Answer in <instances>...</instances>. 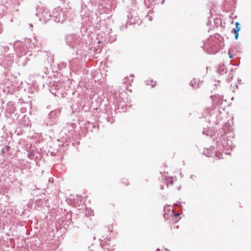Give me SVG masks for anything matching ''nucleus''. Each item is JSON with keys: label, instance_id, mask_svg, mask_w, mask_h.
I'll return each mask as SVG.
<instances>
[{"label": "nucleus", "instance_id": "nucleus-1", "mask_svg": "<svg viewBox=\"0 0 251 251\" xmlns=\"http://www.w3.org/2000/svg\"><path fill=\"white\" fill-rule=\"evenodd\" d=\"M37 12L36 15L42 22L46 23L50 19L51 14L48 8L43 7H38Z\"/></svg>", "mask_w": 251, "mask_h": 251}, {"label": "nucleus", "instance_id": "nucleus-2", "mask_svg": "<svg viewBox=\"0 0 251 251\" xmlns=\"http://www.w3.org/2000/svg\"><path fill=\"white\" fill-rule=\"evenodd\" d=\"M54 20L57 23H63L67 18V15L62 11L60 7L55 8L52 12Z\"/></svg>", "mask_w": 251, "mask_h": 251}, {"label": "nucleus", "instance_id": "nucleus-3", "mask_svg": "<svg viewBox=\"0 0 251 251\" xmlns=\"http://www.w3.org/2000/svg\"><path fill=\"white\" fill-rule=\"evenodd\" d=\"M75 40V36L74 34L69 35L66 37V43L69 46L72 45Z\"/></svg>", "mask_w": 251, "mask_h": 251}, {"label": "nucleus", "instance_id": "nucleus-4", "mask_svg": "<svg viewBox=\"0 0 251 251\" xmlns=\"http://www.w3.org/2000/svg\"><path fill=\"white\" fill-rule=\"evenodd\" d=\"M59 112H60V111L59 110L52 111L50 113L49 116L50 117H52V116H54V115L57 114L59 113Z\"/></svg>", "mask_w": 251, "mask_h": 251}, {"label": "nucleus", "instance_id": "nucleus-5", "mask_svg": "<svg viewBox=\"0 0 251 251\" xmlns=\"http://www.w3.org/2000/svg\"><path fill=\"white\" fill-rule=\"evenodd\" d=\"M235 25H236V28H235L234 29H238V31H239L240 30V27L238 26V25H239V24L238 22H236L235 24Z\"/></svg>", "mask_w": 251, "mask_h": 251}, {"label": "nucleus", "instance_id": "nucleus-6", "mask_svg": "<svg viewBox=\"0 0 251 251\" xmlns=\"http://www.w3.org/2000/svg\"><path fill=\"white\" fill-rule=\"evenodd\" d=\"M195 83V80H193L190 82V84L192 87H194V83Z\"/></svg>", "mask_w": 251, "mask_h": 251}, {"label": "nucleus", "instance_id": "nucleus-7", "mask_svg": "<svg viewBox=\"0 0 251 251\" xmlns=\"http://www.w3.org/2000/svg\"><path fill=\"white\" fill-rule=\"evenodd\" d=\"M233 31H234V34H236V33L238 32V29L233 28Z\"/></svg>", "mask_w": 251, "mask_h": 251}, {"label": "nucleus", "instance_id": "nucleus-8", "mask_svg": "<svg viewBox=\"0 0 251 251\" xmlns=\"http://www.w3.org/2000/svg\"><path fill=\"white\" fill-rule=\"evenodd\" d=\"M238 37V33H236V34H235V38L236 39H237Z\"/></svg>", "mask_w": 251, "mask_h": 251}, {"label": "nucleus", "instance_id": "nucleus-9", "mask_svg": "<svg viewBox=\"0 0 251 251\" xmlns=\"http://www.w3.org/2000/svg\"><path fill=\"white\" fill-rule=\"evenodd\" d=\"M93 213V212H92V211H88V213H86V214H89V215H91L92 214V213Z\"/></svg>", "mask_w": 251, "mask_h": 251}, {"label": "nucleus", "instance_id": "nucleus-10", "mask_svg": "<svg viewBox=\"0 0 251 251\" xmlns=\"http://www.w3.org/2000/svg\"><path fill=\"white\" fill-rule=\"evenodd\" d=\"M228 54H229V58H232V56H231V55L229 53H228Z\"/></svg>", "mask_w": 251, "mask_h": 251}, {"label": "nucleus", "instance_id": "nucleus-11", "mask_svg": "<svg viewBox=\"0 0 251 251\" xmlns=\"http://www.w3.org/2000/svg\"><path fill=\"white\" fill-rule=\"evenodd\" d=\"M93 2H97V0H91Z\"/></svg>", "mask_w": 251, "mask_h": 251}, {"label": "nucleus", "instance_id": "nucleus-12", "mask_svg": "<svg viewBox=\"0 0 251 251\" xmlns=\"http://www.w3.org/2000/svg\"><path fill=\"white\" fill-rule=\"evenodd\" d=\"M60 17H62V13H61V14L60 15Z\"/></svg>", "mask_w": 251, "mask_h": 251}, {"label": "nucleus", "instance_id": "nucleus-13", "mask_svg": "<svg viewBox=\"0 0 251 251\" xmlns=\"http://www.w3.org/2000/svg\"><path fill=\"white\" fill-rule=\"evenodd\" d=\"M156 251H160L159 249H157L156 250Z\"/></svg>", "mask_w": 251, "mask_h": 251}, {"label": "nucleus", "instance_id": "nucleus-14", "mask_svg": "<svg viewBox=\"0 0 251 251\" xmlns=\"http://www.w3.org/2000/svg\"><path fill=\"white\" fill-rule=\"evenodd\" d=\"M161 189H163V188H164L163 186H161Z\"/></svg>", "mask_w": 251, "mask_h": 251}, {"label": "nucleus", "instance_id": "nucleus-15", "mask_svg": "<svg viewBox=\"0 0 251 251\" xmlns=\"http://www.w3.org/2000/svg\"><path fill=\"white\" fill-rule=\"evenodd\" d=\"M1 32V29L0 28V33Z\"/></svg>", "mask_w": 251, "mask_h": 251}, {"label": "nucleus", "instance_id": "nucleus-16", "mask_svg": "<svg viewBox=\"0 0 251 251\" xmlns=\"http://www.w3.org/2000/svg\"><path fill=\"white\" fill-rule=\"evenodd\" d=\"M175 216L176 217V216H178V214H176L175 215Z\"/></svg>", "mask_w": 251, "mask_h": 251}, {"label": "nucleus", "instance_id": "nucleus-17", "mask_svg": "<svg viewBox=\"0 0 251 251\" xmlns=\"http://www.w3.org/2000/svg\"><path fill=\"white\" fill-rule=\"evenodd\" d=\"M71 217L69 218V220H71Z\"/></svg>", "mask_w": 251, "mask_h": 251}]
</instances>
